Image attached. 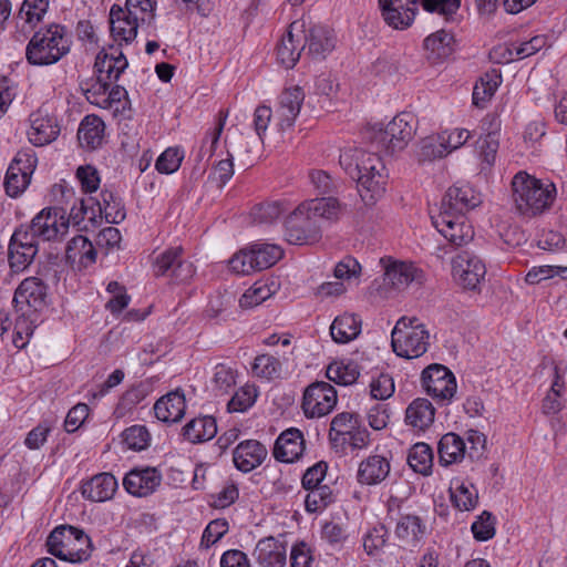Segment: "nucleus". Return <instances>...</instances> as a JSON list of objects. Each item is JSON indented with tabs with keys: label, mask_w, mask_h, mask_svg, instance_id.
Instances as JSON below:
<instances>
[{
	"label": "nucleus",
	"mask_w": 567,
	"mask_h": 567,
	"mask_svg": "<svg viewBox=\"0 0 567 567\" xmlns=\"http://www.w3.org/2000/svg\"><path fill=\"white\" fill-rule=\"evenodd\" d=\"M419 2L425 11L437 13L446 20L455 14L461 6V0H379V6L381 16L389 27L404 30L413 23Z\"/></svg>",
	"instance_id": "nucleus-1"
},
{
	"label": "nucleus",
	"mask_w": 567,
	"mask_h": 567,
	"mask_svg": "<svg viewBox=\"0 0 567 567\" xmlns=\"http://www.w3.org/2000/svg\"><path fill=\"white\" fill-rule=\"evenodd\" d=\"M70 45L65 27L51 24L34 32L25 47V59L37 66L55 64L69 53Z\"/></svg>",
	"instance_id": "nucleus-2"
},
{
	"label": "nucleus",
	"mask_w": 567,
	"mask_h": 567,
	"mask_svg": "<svg viewBox=\"0 0 567 567\" xmlns=\"http://www.w3.org/2000/svg\"><path fill=\"white\" fill-rule=\"evenodd\" d=\"M512 192L516 210L523 216L532 217L551 205L555 186H545L539 179L519 172L512 181Z\"/></svg>",
	"instance_id": "nucleus-3"
},
{
	"label": "nucleus",
	"mask_w": 567,
	"mask_h": 567,
	"mask_svg": "<svg viewBox=\"0 0 567 567\" xmlns=\"http://www.w3.org/2000/svg\"><path fill=\"white\" fill-rule=\"evenodd\" d=\"M45 546L52 556L72 564L86 561L94 548L90 536L71 525L56 526L49 534Z\"/></svg>",
	"instance_id": "nucleus-4"
},
{
	"label": "nucleus",
	"mask_w": 567,
	"mask_h": 567,
	"mask_svg": "<svg viewBox=\"0 0 567 567\" xmlns=\"http://www.w3.org/2000/svg\"><path fill=\"white\" fill-rule=\"evenodd\" d=\"M417 318L402 317L392 331L393 351L402 358H419L427 351L429 332Z\"/></svg>",
	"instance_id": "nucleus-5"
},
{
	"label": "nucleus",
	"mask_w": 567,
	"mask_h": 567,
	"mask_svg": "<svg viewBox=\"0 0 567 567\" xmlns=\"http://www.w3.org/2000/svg\"><path fill=\"white\" fill-rule=\"evenodd\" d=\"M359 176L355 177L358 190L363 202L371 204L384 192L385 166L380 156L361 150L358 157Z\"/></svg>",
	"instance_id": "nucleus-6"
},
{
	"label": "nucleus",
	"mask_w": 567,
	"mask_h": 567,
	"mask_svg": "<svg viewBox=\"0 0 567 567\" xmlns=\"http://www.w3.org/2000/svg\"><path fill=\"white\" fill-rule=\"evenodd\" d=\"M415 116L410 112H401L393 117L385 128L374 131L372 143L377 148L389 154L400 152L406 147L416 130Z\"/></svg>",
	"instance_id": "nucleus-7"
},
{
	"label": "nucleus",
	"mask_w": 567,
	"mask_h": 567,
	"mask_svg": "<svg viewBox=\"0 0 567 567\" xmlns=\"http://www.w3.org/2000/svg\"><path fill=\"white\" fill-rule=\"evenodd\" d=\"M282 255L284 250L277 245L255 244L235 254L229 260V268L238 275H248L272 267Z\"/></svg>",
	"instance_id": "nucleus-8"
},
{
	"label": "nucleus",
	"mask_w": 567,
	"mask_h": 567,
	"mask_svg": "<svg viewBox=\"0 0 567 567\" xmlns=\"http://www.w3.org/2000/svg\"><path fill=\"white\" fill-rule=\"evenodd\" d=\"M69 228V220H65V209L62 207H47L38 213L24 230L32 239L51 241L63 236Z\"/></svg>",
	"instance_id": "nucleus-9"
},
{
	"label": "nucleus",
	"mask_w": 567,
	"mask_h": 567,
	"mask_svg": "<svg viewBox=\"0 0 567 567\" xmlns=\"http://www.w3.org/2000/svg\"><path fill=\"white\" fill-rule=\"evenodd\" d=\"M287 240L293 245H311L321 238V227L315 217L299 205L286 219Z\"/></svg>",
	"instance_id": "nucleus-10"
},
{
	"label": "nucleus",
	"mask_w": 567,
	"mask_h": 567,
	"mask_svg": "<svg viewBox=\"0 0 567 567\" xmlns=\"http://www.w3.org/2000/svg\"><path fill=\"white\" fill-rule=\"evenodd\" d=\"M337 400V391L330 383L316 381L306 388L301 408L308 419L321 417L334 409Z\"/></svg>",
	"instance_id": "nucleus-11"
},
{
	"label": "nucleus",
	"mask_w": 567,
	"mask_h": 567,
	"mask_svg": "<svg viewBox=\"0 0 567 567\" xmlns=\"http://www.w3.org/2000/svg\"><path fill=\"white\" fill-rule=\"evenodd\" d=\"M452 274L464 289L480 291L481 284L485 279L486 267L478 256L464 250L453 258Z\"/></svg>",
	"instance_id": "nucleus-12"
},
{
	"label": "nucleus",
	"mask_w": 567,
	"mask_h": 567,
	"mask_svg": "<svg viewBox=\"0 0 567 567\" xmlns=\"http://www.w3.org/2000/svg\"><path fill=\"white\" fill-rule=\"evenodd\" d=\"M422 386L435 400L451 401L456 392V379L445 365L432 363L421 374Z\"/></svg>",
	"instance_id": "nucleus-13"
},
{
	"label": "nucleus",
	"mask_w": 567,
	"mask_h": 567,
	"mask_svg": "<svg viewBox=\"0 0 567 567\" xmlns=\"http://www.w3.org/2000/svg\"><path fill=\"white\" fill-rule=\"evenodd\" d=\"M128 66V61L123 54L121 47L110 45L109 50L102 49L94 63L100 90L103 93L110 89L112 82H116L121 74Z\"/></svg>",
	"instance_id": "nucleus-14"
},
{
	"label": "nucleus",
	"mask_w": 567,
	"mask_h": 567,
	"mask_svg": "<svg viewBox=\"0 0 567 567\" xmlns=\"http://www.w3.org/2000/svg\"><path fill=\"white\" fill-rule=\"evenodd\" d=\"M431 219L437 231L455 247L467 244L474 237V230L463 214L440 210Z\"/></svg>",
	"instance_id": "nucleus-15"
},
{
	"label": "nucleus",
	"mask_w": 567,
	"mask_h": 567,
	"mask_svg": "<svg viewBox=\"0 0 567 567\" xmlns=\"http://www.w3.org/2000/svg\"><path fill=\"white\" fill-rule=\"evenodd\" d=\"M35 157L28 152H19L9 165L4 177V189L10 197H17L28 187L35 166Z\"/></svg>",
	"instance_id": "nucleus-16"
},
{
	"label": "nucleus",
	"mask_w": 567,
	"mask_h": 567,
	"mask_svg": "<svg viewBox=\"0 0 567 567\" xmlns=\"http://www.w3.org/2000/svg\"><path fill=\"white\" fill-rule=\"evenodd\" d=\"M38 251V241L32 239V236L24 230V225H21L14 230L9 243L8 259L10 268L16 272L27 269Z\"/></svg>",
	"instance_id": "nucleus-17"
},
{
	"label": "nucleus",
	"mask_w": 567,
	"mask_h": 567,
	"mask_svg": "<svg viewBox=\"0 0 567 567\" xmlns=\"http://www.w3.org/2000/svg\"><path fill=\"white\" fill-rule=\"evenodd\" d=\"M145 21V17L134 16L118 4L111 7L110 30L114 41L118 42V47L122 45V42L125 44L133 42L137 35L140 22L144 23Z\"/></svg>",
	"instance_id": "nucleus-18"
},
{
	"label": "nucleus",
	"mask_w": 567,
	"mask_h": 567,
	"mask_svg": "<svg viewBox=\"0 0 567 567\" xmlns=\"http://www.w3.org/2000/svg\"><path fill=\"white\" fill-rule=\"evenodd\" d=\"M48 287L38 277L25 278L16 289L13 300L17 311L25 313L24 307L33 311L41 310L47 305Z\"/></svg>",
	"instance_id": "nucleus-19"
},
{
	"label": "nucleus",
	"mask_w": 567,
	"mask_h": 567,
	"mask_svg": "<svg viewBox=\"0 0 567 567\" xmlns=\"http://www.w3.org/2000/svg\"><path fill=\"white\" fill-rule=\"evenodd\" d=\"M162 474L155 467L133 468L123 480L127 493L137 497L152 494L161 484Z\"/></svg>",
	"instance_id": "nucleus-20"
},
{
	"label": "nucleus",
	"mask_w": 567,
	"mask_h": 567,
	"mask_svg": "<svg viewBox=\"0 0 567 567\" xmlns=\"http://www.w3.org/2000/svg\"><path fill=\"white\" fill-rule=\"evenodd\" d=\"M306 447L303 433L296 427H290L280 433L275 442L274 456L282 463L298 461Z\"/></svg>",
	"instance_id": "nucleus-21"
},
{
	"label": "nucleus",
	"mask_w": 567,
	"mask_h": 567,
	"mask_svg": "<svg viewBox=\"0 0 567 567\" xmlns=\"http://www.w3.org/2000/svg\"><path fill=\"white\" fill-rule=\"evenodd\" d=\"M481 196L468 184L454 185L442 198L440 210L463 214L481 204Z\"/></svg>",
	"instance_id": "nucleus-22"
},
{
	"label": "nucleus",
	"mask_w": 567,
	"mask_h": 567,
	"mask_svg": "<svg viewBox=\"0 0 567 567\" xmlns=\"http://www.w3.org/2000/svg\"><path fill=\"white\" fill-rule=\"evenodd\" d=\"M423 271L411 262L391 261L385 266L383 285L396 290H404L411 284L421 285L423 281Z\"/></svg>",
	"instance_id": "nucleus-23"
},
{
	"label": "nucleus",
	"mask_w": 567,
	"mask_h": 567,
	"mask_svg": "<svg viewBox=\"0 0 567 567\" xmlns=\"http://www.w3.org/2000/svg\"><path fill=\"white\" fill-rule=\"evenodd\" d=\"M303 100L305 92L298 85L286 89L280 94L277 116L279 118V126L282 131L293 126L296 118L300 113Z\"/></svg>",
	"instance_id": "nucleus-24"
},
{
	"label": "nucleus",
	"mask_w": 567,
	"mask_h": 567,
	"mask_svg": "<svg viewBox=\"0 0 567 567\" xmlns=\"http://www.w3.org/2000/svg\"><path fill=\"white\" fill-rule=\"evenodd\" d=\"M267 456V449L256 440L240 442L233 452V461L237 470L249 473L258 467Z\"/></svg>",
	"instance_id": "nucleus-25"
},
{
	"label": "nucleus",
	"mask_w": 567,
	"mask_h": 567,
	"mask_svg": "<svg viewBox=\"0 0 567 567\" xmlns=\"http://www.w3.org/2000/svg\"><path fill=\"white\" fill-rule=\"evenodd\" d=\"M306 47L308 48L307 54L316 60H323L336 48V35L331 29L323 25L312 27L307 35L302 37Z\"/></svg>",
	"instance_id": "nucleus-26"
},
{
	"label": "nucleus",
	"mask_w": 567,
	"mask_h": 567,
	"mask_svg": "<svg viewBox=\"0 0 567 567\" xmlns=\"http://www.w3.org/2000/svg\"><path fill=\"white\" fill-rule=\"evenodd\" d=\"M257 563L264 567H284L287 559V547L272 536L260 539L254 550Z\"/></svg>",
	"instance_id": "nucleus-27"
},
{
	"label": "nucleus",
	"mask_w": 567,
	"mask_h": 567,
	"mask_svg": "<svg viewBox=\"0 0 567 567\" xmlns=\"http://www.w3.org/2000/svg\"><path fill=\"white\" fill-rule=\"evenodd\" d=\"M117 489V481L111 473H100L84 482L81 486L82 496L92 502L111 499Z\"/></svg>",
	"instance_id": "nucleus-28"
},
{
	"label": "nucleus",
	"mask_w": 567,
	"mask_h": 567,
	"mask_svg": "<svg viewBox=\"0 0 567 567\" xmlns=\"http://www.w3.org/2000/svg\"><path fill=\"white\" fill-rule=\"evenodd\" d=\"M185 395L179 390L167 393L154 404L155 416L165 423L179 422L185 414Z\"/></svg>",
	"instance_id": "nucleus-29"
},
{
	"label": "nucleus",
	"mask_w": 567,
	"mask_h": 567,
	"mask_svg": "<svg viewBox=\"0 0 567 567\" xmlns=\"http://www.w3.org/2000/svg\"><path fill=\"white\" fill-rule=\"evenodd\" d=\"M390 470V462L386 457L370 455L360 463L357 480L360 484L377 485L389 476Z\"/></svg>",
	"instance_id": "nucleus-30"
},
{
	"label": "nucleus",
	"mask_w": 567,
	"mask_h": 567,
	"mask_svg": "<svg viewBox=\"0 0 567 567\" xmlns=\"http://www.w3.org/2000/svg\"><path fill=\"white\" fill-rule=\"evenodd\" d=\"M105 124L94 114L86 115L81 121L78 130V141L82 148L93 151L102 146L104 142Z\"/></svg>",
	"instance_id": "nucleus-31"
},
{
	"label": "nucleus",
	"mask_w": 567,
	"mask_h": 567,
	"mask_svg": "<svg viewBox=\"0 0 567 567\" xmlns=\"http://www.w3.org/2000/svg\"><path fill=\"white\" fill-rule=\"evenodd\" d=\"M465 440L454 432L445 433L437 444L439 463L449 466L461 462L466 456Z\"/></svg>",
	"instance_id": "nucleus-32"
},
{
	"label": "nucleus",
	"mask_w": 567,
	"mask_h": 567,
	"mask_svg": "<svg viewBox=\"0 0 567 567\" xmlns=\"http://www.w3.org/2000/svg\"><path fill=\"white\" fill-rule=\"evenodd\" d=\"M297 22H292L287 33L281 38L277 47L278 61L286 68L292 69L299 61L301 52L306 49V44H301L302 38L293 34Z\"/></svg>",
	"instance_id": "nucleus-33"
},
{
	"label": "nucleus",
	"mask_w": 567,
	"mask_h": 567,
	"mask_svg": "<svg viewBox=\"0 0 567 567\" xmlns=\"http://www.w3.org/2000/svg\"><path fill=\"white\" fill-rule=\"evenodd\" d=\"M60 127L53 117L32 115L31 128L28 132L29 141L34 146H44L56 140Z\"/></svg>",
	"instance_id": "nucleus-34"
},
{
	"label": "nucleus",
	"mask_w": 567,
	"mask_h": 567,
	"mask_svg": "<svg viewBox=\"0 0 567 567\" xmlns=\"http://www.w3.org/2000/svg\"><path fill=\"white\" fill-rule=\"evenodd\" d=\"M435 409L424 398L413 400L405 410V423L420 431H425L434 422Z\"/></svg>",
	"instance_id": "nucleus-35"
},
{
	"label": "nucleus",
	"mask_w": 567,
	"mask_h": 567,
	"mask_svg": "<svg viewBox=\"0 0 567 567\" xmlns=\"http://www.w3.org/2000/svg\"><path fill=\"white\" fill-rule=\"evenodd\" d=\"M360 416L357 413L341 412L331 421L329 430V440L334 447H343L347 444L348 435L355 430L360 423Z\"/></svg>",
	"instance_id": "nucleus-36"
},
{
	"label": "nucleus",
	"mask_w": 567,
	"mask_h": 567,
	"mask_svg": "<svg viewBox=\"0 0 567 567\" xmlns=\"http://www.w3.org/2000/svg\"><path fill=\"white\" fill-rule=\"evenodd\" d=\"M454 37L445 30L436 31L424 40L426 56L433 63L449 58L454 51Z\"/></svg>",
	"instance_id": "nucleus-37"
},
{
	"label": "nucleus",
	"mask_w": 567,
	"mask_h": 567,
	"mask_svg": "<svg viewBox=\"0 0 567 567\" xmlns=\"http://www.w3.org/2000/svg\"><path fill=\"white\" fill-rule=\"evenodd\" d=\"M305 210L310 213L317 221L323 219L327 221H337L343 210L340 202L332 196L315 198L300 204Z\"/></svg>",
	"instance_id": "nucleus-38"
},
{
	"label": "nucleus",
	"mask_w": 567,
	"mask_h": 567,
	"mask_svg": "<svg viewBox=\"0 0 567 567\" xmlns=\"http://www.w3.org/2000/svg\"><path fill=\"white\" fill-rule=\"evenodd\" d=\"M217 434V423L210 415L199 416L190 420L183 427V435L192 443L209 441Z\"/></svg>",
	"instance_id": "nucleus-39"
},
{
	"label": "nucleus",
	"mask_w": 567,
	"mask_h": 567,
	"mask_svg": "<svg viewBox=\"0 0 567 567\" xmlns=\"http://www.w3.org/2000/svg\"><path fill=\"white\" fill-rule=\"evenodd\" d=\"M361 332V319L353 313H344L337 317L331 327L330 334L338 343H348Z\"/></svg>",
	"instance_id": "nucleus-40"
},
{
	"label": "nucleus",
	"mask_w": 567,
	"mask_h": 567,
	"mask_svg": "<svg viewBox=\"0 0 567 567\" xmlns=\"http://www.w3.org/2000/svg\"><path fill=\"white\" fill-rule=\"evenodd\" d=\"M395 536L406 543H419L426 533L423 519L416 515H402L396 523Z\"/></svg>",
	"instance_id": "nucleus-41"
},
{
	"label": "nucleus",
	"mask_w": 567,
	"mask_h": 567,
	"mask_svg": "<svg viewBox=\"0 0 567 567\" xmlns=\"http://www.w3.org/2000/svg\"><path fill=\"white\" fill-rule=\"evenodd\" d=\"M326 375L336 384L350 385L358 380L360 368L353 360L333 361L328 365Z\"/></svg>",
	"instance_id": "nucleus-42"
},
{
	"label": "nucleus",
	"mask_w": 567,
	"mask_h": 567,
	"mask_svg": "<svg viewBox=\"0 0 567 567\" xmlns=\"http://www.w3.org/2000/svg\"><path fill=\"white\" fill-rule=\"evenodd\" d=\"M502 82V75L498 71L486 72L473 89V104L483 107L495 94Z\"/></svg>",
	"instance_id": "nucleus-43"
},
{
	"label": "nucleus",
	"mask_w": 567,
	"mask_h": 567,
	"mask_svg": "<svg viewBox=\"0 0 567 567\" xmlns=\"http://www.w3.org/2000/svg\"><path fill=\"white\" fill-rule=\"evenodd\" d=\"M102 215L109 224H120L126 217L124 203L113 190L103 189L100 194Z\"/></svg>",
	"instance_id": "nucleus-44"
},
{
	"label": "nucleus",
	"mask_w": 567,
	"mask_h": 567,
	"mask_svg": "<svg viewBox=\"0 0 567 567\" xmlns=\"http://www.w3.org/2000/svg\"><path fill=\"white\" fill-rule=\"evenodd\" d=\"M451 501L460 511H472L478 502L477 489L471 483L456 481L450 487Z\"/></svg>",
	"instance_id": "nucleus-45"
},
{
	"label": "nucleus",
	"mask_w": 567,
	"mask_h": 567,
	"mask_svg": "<svg viewBox=\"0 0 567 567\" xmlns=\"http://www.w3.org/2000/svg\"><path fill=\"white\" fill-rule=\"evenodd\" d=\"M408 463L411 468L424 476L432 473L433 451L431 446L424 442L415 443L409 452Z\"/></svg>",
	"instance_id": "nucleus-46"
},
{
	"label": "nucleus",
	"mask_w": 567,
	"mask_h": 567,
	"mask_svg": "<svg viewBox=\"0 0 567 567\" xmlns=\"http://www.w3.org/2000/svg\"><path fill=\"white\" fill-rule=\"evenodd\" d=\"M288 208L282 202H266L256 205L250 213L252 221L256 224H272L285 214Z\"/></svg>",
	"instance_id": "nucleus-47"
},
{
	"label": "nucleus",
	"mask_w": 567,
	"mask_h": 567,
	"mask_svg": "<svg viewBox=\"0 0 567 567\" xmlns=\"http://www.w3.org/2000/svg\"><path fill=\"white\" fill-rule=\"evenodd\" d=\"M227 115V112H219L216 125L214 126V128L207 132L205 138L203 140V143L197 155L198 162L203 161L205 156H207L208 158L212 157V155L216 151L220 135L226 124Z\"/></svg>",
	"instance_id": "nucleus-48"
},
{
	"label": "nucleus",
	"mask_w": 567,
	"mask_h": 567,
	"mask_svg": "<svg viewBox=\"0 0 567 567\" xmlns=\"http://www.w3.org/2000/svg\"><path fill=\"white\" fill-rule=\"evenodd\" d=\"M308 491L309 493L306 496L305 506L306 511L309 513L323 509L333 502V494L328 485H320Z\"/></svg>",
	"instance_id": "nucleus-49"
},
{
	"label": "nucleus",
	"mask_w": 567,
	"mask_h": 567,
	"mask_svg": "<svg viewBox=\"0 0 567 567\" xmlns=\"http://www.w3.org/2000/svg\"><path fill=\"white\" fill-rule=\"evenodd\" d=\"M272 293L274 290L268 285L256 282L240 297L239 306L243 309L256 307L271 297Z\"/></svg>",
	"instance_id": "nucleus-50"
},
{
	"label": "nucleus",
	"mask_w": 567,
	"mask_h": 567,
	"mask_svg": "<svg viewBox=\"0 0 567 567\" xmlns=\"http://www.w3.org/2000/svg\"><path fill=\"white\" fill-rule=\"evenodd\" d=\"M183 248L181 246L178 247H171L163 251L155 261V274L157 276H169V274L173 271V268L177 266V264L183 259Z\"/></svg>",
	"instance_id": "nucleus-51"
},
{
	"label": "nucleus",
	"mask_w": 567,
	"mask_h": 567,
	"mask_svg": "<svg viewBox=\"0 0 567 567\" xmlns=\"http://www.w3.org/2000/svg\"><path fill=\"white\" fill-rule=\"evenodd\" d=\"M122 439L128 449L142 451L148 446L151 437L145 426L133 425L123 431Z\"/></svg>",
	"instance_id": "nucleus-52"
},
{
	"label": "nucleus",
	"mask_w": 567,
	"mask_h": 567,
	"mask_svg": "<svg viewBox=\"0 0 567 567\" xmlns=\"http://www.w3.org/2000/svg\"><path fill=\"white\" fill-rule=\"evenodd\" d=\"M227 153L233 159L236 157L243 167H250L254 164L255 157L251 155L250 143L244 135H239L236 141L230 143Z\"/></svg>",
	"instance_id": "nucleus-53"
},
{
	"label": "nucleus",
	"mask_w": 567,
	"mask_h": 567,
	"mask_svg": "<svg viewBox=\"0 0 567 567\" xmlns=\"http://www.w3.org/2000/svg\"><path fill=\"white\" fill-rule=\"evenodd\" d=\"M183 158L184 153L178 147H168L159 155L155 167L162 174H172L179 168Z\"/></svg>",
	"instance_id": "nucleus-54"
},
{
	"label": "nucleus",
	"mask_w": 567,
	"mask_h": 567,
	"mask_svg": "<svg viewBox=\"0 0 567 567\" xmlns=\"http://www.w3.org/2000/svg\"><path fill=\"white\" fill-rule=\"evenodd\" d=\"M236 370L231 367L224 363L217 364L213 378L214 389L221 394L228 393L236 384Z\"/></svg>",
	"instance_id": "nucleus-55"
},
{
	"label": "nucleus",
	"mask_w": 567,
	"mask_h": 567,
	"mask_svg": "<svg viewBox=\"0 0 567 567\" xmlns=\"http://www.w3.org/2000/svg\"><path fill=\"white\" fill-rule=\"evenodd\" d=\"M252 370L256 375L272 379L280 374V361L270 354L257 355L252 364Z\"/></svg>",
	"instance_id": "nucleus-56"
},
{
	"label": "nucleus",
	"mask_w": 567,
	"mask_h": 567,
	"mask_svg": "<svg viewBox=\"0 0 567 567\" xmlns=\"http://www.w3.org/2000/svg\"><path fill=\"white\" fill-rule=\"evenodd\" d=\"M447 150L443 141H441V133L436 136H429L422 141L420 148L421 161H433L446 156Z\"/></svg>",
	"instance_id": "nucleus-57"
},
{
	"label": "nucleus",
	"mask_w": 567,
	"mask_h": 567,
	"mask_svg": "<svg viewBox=\"0 0 567 567\" xmlns=\"http://www.w3.org/2000/svg\"><path fill=\"white\" fill-rule=\"evenodd\" d=\"M474 538L478 542H486L495 535V517L492 513L484 511L472 524Z\"/></svg>",
	"instance_id": "nucleus-58"
},
{
	"label": "nucleus",
	"mask_w": 567,
	"mask_h": 567,
	"mask_svg": "<svg viewBox=\"0 0 567 567\" xmlns=\"http://www.w3.org/2000/svg\"><path fill=\"white\" fill-rule=\"evenodd\" d=\"M388 529L383 524L374 526L363 539V548L370 556L382 549L388 539Z\"/></svg>",
	"instance_id": "nucleus-59"
},
{
	"label": "nucleus",
	"mask_w": 567,
	"mask_h": 567,
	"mask_svg": "<svg viewBox=\"0 0 567 567\" xmlns=\"http://www.w3.org/2000/svg\"><path fill=\"white\" fill-rule=\"evenodd\" d=\"M545 38L543 35H537L528 41L522 42L518 45L513 44L512 49L506 50L508 53V58H506V61L508 62L513 60L514 55L518 59L530 56L538 52L545 45Z\"/></svg>",
	"instance_id": "nucleus-60"
},
{
	"label": "nucleus",
	"mask_w": 567,
	"mask_h": 567,
	"mask_svg": "<svg viewBox=\"0 0 567 567\" xmlns=\"http://www.w3.org/2000/svg\"><path fill=\"white\" fill-rule=\"evenodd\" d=\"M49 8V0H24L19 16L24 18L27 23L39 22Z\"/></svg>",
	"instance_id": "nucleus-61"
},
{
	"label": "nucleus",
	"mask_w": 567,
	"mask_h": 567,
	"mask_svg": "<svg viewBox=\"0 0 567 567\" xmlns=\"http://www.w3.org/2000/svg\"><path fill=\"white\" fill-rule=\"evenodd\" d=\"M229 525L225 518H217L212 520L205 528L200 546L205 548H209L212 545L216 544L227 532Z\"/></svg>",
	"instance_id": "nucleus-62"
},
{
	"label": "nucleus",
	"mask_w": 567,
	"mask_h": 567,
	"mask_svg": "<svg viewBox=\"0 0 567 567\" xmlns=\"http://www.w3.org/2000/svg\"><path fill=\"white\" fill-rule=\"evenodd\" d=\"M109 92L107 97L104 100L106 107L114 109L115 113L124 114L126 110H130V100L127 91L122 85H114L106 91Z\"/></svg>",
	"instance_id": "nucleus-63"
},
{
	"label": "nucleus",
	"mask_w": 567,
	"mask_h": 567,
	"mask_svg": "<svg viewBox=\"0 0 567 567\" xmlns=\"http://www.w3.org/2000/svg\"><path fill=\"white\" fill-rule=\"evenodd\" d=\"M370 392L375 400H386L394 393L393 378L388 373H380L370 384Z\"/></svg>",
	"instance_id": "nucleus-64"
}]
</instances>
